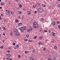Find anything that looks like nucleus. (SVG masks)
I'll use <instances>...</instances> for the list:
<instances>
[{"instance_id": "61", "label": "nucleus", "mask_w": 60, "mask_h": 60, "mask_svg": "<svg viewBox=\"0 0 60 60\" xmlns=\"http://www.w3.org/2000/svg\"><path fill=\"white\" fill-rule=\"evenodd\" d=\"M43 44H44V43H42L41 45H43Z\"/></svg>"}, {"instance_id": "40", "label": "nucleus", "mask_w": 60, "mask_h": 60, "mask_svg": "<svg viewBox=\"0 0 60 60\" xmlns=\"http://www.w3.org/2000/svg\"><path fill=\"white\" fill-rule=\"evenodd\" d=\"M37 13V12L36 11H34V13Z\"/></svg>"}, {"instance_id": "14", "label": "nucleus", "mask_w": 60, "mask_h": 60, "mask_svg": "<svg viewBox=\"0 0 60 60\" xmlns=\"http://www.w3.org/2000/svg\"><path fill=\"white\" fill-rule=\"evenodd\" d=\"M42 44V43L41 42V41H39L38 43V44L39 45H41Z\"/></svg>"}, {"instance_id": "51", "label": "nucleus", "mask_w": 60, "mask_h": 60, "mask_svg": "<svg viewBox=\"0 0 60 60\" xmlns=\"http://www.w3.org/2000/svg\"><path fill=\"white\" fill-rule=\"evenodd\" d=\"M58 27H59V29H60V25H59V26H58Z\"/></svg>"}, {"instance_id": "38", "label": "nucleus", "mask_w": 60, "mask_h": 60, "mask_svg": "<svg viewBox=\"0 0 60 60\" xmlns=\"http://www.w3.org/2000/svg\"><path fill=\"white\" fill-rule=\"evenodd\" d=\"M44 32H45V30H42V32L44 34V33H45Z\"/></svg>"}, {"instance_id": "4", "label": "nucleus", "mask_w": 60, "mask_h": 60, "mask_svg": "<svg viewBox=\"0 0 60 60\" xmlns=\"http://www.w3.org/2000/svg\"><path fill=\"white\" fill-rule=\"evenodd\" d=\"M20 33L19 32H17L15 33V35H16V36H19L20 35Z\"/></svg>"}, {"instance_id": "59", "label": "nucleus", "mask_w": 60, "mask_h": 60, "mask_svg": "<svg viewBox=\"0 0 60 60\" xmlns=\"http://www.w3.org/2000/svg\"><path fill=\"white\" fill-rule=\"evenodd\" d=\"M59 7H60V4H59Z\"/></svg>"}, {"instance_id": "54", "label": "nucleus", "mask_w": 60, "mask_h": 60, "mask_svg": "<svg viewBox=\"0 0 60 60\" xmlns=\"http://www.w3.org/2000/svg\"><path fill=\"white\" fill-rule=\"evenodd\" d=\"M4 22H5L6 21V19H4Z\"/></svg>"}, {"instance_id": "37", "label": "nucleus", "mask_w": 60, "mask_h": 60, "mask_svg": "<svg viewBox=\"0 0 60 60\" xmlns=\"http://www.w3.org/2000/svg\"><path fill=\"white\" fill-rule=\"evenodd\" d=\"M48 60H52V59L51 58H49L48 59Z\"/></svg>"}, {"instance_id": "48", "label": "nucleus", "mask_w": 60, "mask_h": 60, "mask_svg": "<svg viewBox=\"0 0 60 60\" xmlns=\"http://www.w3.org/2000/svg\"><path fill=\"white\" fill-rule=\"evenodd\" d=\"M45 48H44V49H43V50L44 51L45 50H46V49Z\"/></svg>"}, {"instance_id": "42", "label": "nucleus", "mask_w": 60, "mask_h": 60, "mask_svg": "<svg viewBox=\"0 0 60 60\" xmlns=\"http://www.w3.org/2000/svg\"><path fill=\"white\" fill-rule=\"evenodd\" d=\"M22 17L23 19L24 18V15H23L22 16Z\"/></svg>"}, {"instance_id": "64", "label": "nucleus", "mask_w": 60, "mask_h": 60, "mask_svg": "<svg viewBox=\"0 0 60 60\" xmlns=\"http://www.w3.org/2000/svg\"><path fill=\"white\" fill-rule=\"evenodd\" d=\"M16 1H19V0H16Z\"/></svg>"}, {"instance_id": "13", "label": "nucleus", "mask_w": 60, "mask_h": 60, "mask_svg": "<svg viewBox=\"0 0 60 60\" xmlns=\"http://www.w3.org/2000/svg\"><path fill=\"white\" fill-rule=\"evenodd\" d=\"M30 30L31 31H32V30H33V29H32V26L30 27Z\"/></svg>"}, {"instance_id": "57", "label": "nucleus", "mask_w": 60, "mask_h": 60, "mask_svg": "<svg viewBox=\"0 0 60 60\" xmlns=\"http://www.w3.org/2000/svg\"><path fill=\"white\" fill-rule=\"evenodd\" d=\"M20 17L19 16H18V18L19 19H20Z\"/></svg>"}, {"instance_id": "30", "label": "nucleus", "mask_w": 60, "mask_h": 60, "mask_svg": "<svg viewBox=\"0 0 60 60\" xmlns=\"http://www.w3.org/2000/svg\"><path fill=\"white\" fill-rule=\"evenodd\" d=\"M42 6L43 7H45L46 6V5L45 4H42Z\"/></svg>"}, {"instance_id": "25", "label": "nucleus", "mask_w": 60, "mask_h": 60, "mask_svg": "<svg viewBox=\"0 0 60 60\" xmlns=\"http://www.w3.org/2000/svg\"><path fill=\"white\" fill-rule=\"evenodd\" d=\"M37 6V5H34L33 7L34 8H35Z\"/></svg>"}, {"instance_id": "19", "label": "nucleus", "mask_w": 60, "mask_h": 60, "mask_svg": "<svg viewBox=\"0 0 60 60\" xmlns=\"http://www.w3.org/2000/svg\"><path fill=\"white\" fill-rule=\"evenodd\" d=\"M3 30H6V28L4 27H3Z\"/></svg>"}, {"instance_id": "63", "label": "nucleus", "mask_w": 60, "mask_h": 60, "mask_svg": "<svg viewBox=\"0 0 60 60\" xmlns=\"http://www.w3.org/2000/svg\"><path fill=\"white\" fill-rule=\"evenodd\" d=\"M2 7H0V9H2Z\"/></svg>"}, {"instance_id": "24", "label": "nucleus", "mask_w": 60, "mask_h": 60, "mask_svg": "<svg viewBox=\"0 0 60 60\" xmlns=\"http://www.w3.org/2000/svg\"><path fill=\"white\" fill-rule=\"evenodd\" d=\"M6 52L8 53H9L10 51H6Z\"/></svg>"}, {"instance_id": "20", "label": "nucleus", "mask_w": 60, "mask_h": 60, "mask_svg": "<svg viewBox=\"0 0 60 60\" xmlns=\"http://www.w3.org/2000/svg\"><path fill=\"white\" fill-rule=\"evenodd\" d=\"M1 6H3V5H4V3H3V2H2L1 3Z\"/></svg>"}, {"instance_id": "58", "label": "nucleus", "mask_w": 60, "mask_h": 60, "mask_svg": "<svg viewBox=\"0 0 60 60\" xmlns=\"http://www.w3.org/2000/svg\"><path fill=\"white\" fill-rule=\"evenodd\" d=\"M8 2L9 3V4H10L11 3H10V1H9Z\"/></svg>"}, {"instance_id": "53", "label": "nucleus", "mask_w": 60, "mask_h": 60, "mask_svg": "<svg viewBox=\"0 0 60 60\" xmlns=\"http://www.w3.org/2000/svg\"><path fill=\"white\" fill-rule=\"evenodd\" d=\"M60 23V22L59 21H58L57 22V24H59Z\"/></svg>"}, {"instance_id": "22", "label": "nucleus", "mask_w": 60, "mask_h": 60, "mask_svg": "<svg viewBox=\"0 0 60 60\" xmlns=\"http://www.w3.org/2000/svg\"><path fill=\"white\" fill-rule=\"evenodd\" d=\"M30 60H34V59L33 57H31L30 58Z\"/></svg>"}, {"instance_id": "7", "label": "nucleus", "mask_w": 60, "mask_h": 60, "mask_svg": "<svg viewBox=\"0 0 60 60\" xmlns=\"http://www.w3.org/2000/svg\"><path fill=\"white\" fill-rule=\"evenodd\" d=\"M7 56L8 57H10L11 56L10 54H6Z\"/></svg>"}, {"instance_id": "16", "label": "nucleus", "mask_w": 60, "mask_h": 60, "mask_svg": "<svg viewBox=\"0 0 60 60\" xmlns=\"http://www.w3.org/2000/svg\"><path fill=\"white\" fill-rule=\"evenodd\" d=\"M40 20L41 21L43 22L44 21V19H43V18H41L40 19Z\"/></svg>"}, {"instance_id": "26", "label": "nucleus", "mask_w": 60, "mask_h": 60, "mask_svg": "<svg viewBox=\"0 0 60 60\" xmlns=\"http://www.w3.org/2000/svg\"><path fill=\"white\" fill-rule=\"evenodd\" d=\"M37 38V36H35L34 37V39H36Z\"/></svg>"}, {"instance_id": "10", "label": "nucleus", "mask_w": 60, "mask_h": 60, "mask_svg": "<svg viewBox=\"0 0 60 60\" xmlns=\"http://www.w3.org/2000/svg\"><path fill=\"white\" fill-rule=\"evenodd\" d=\"M16 48H17V49H19V45H16Z\"/></svg>"}, {"instance_id": "27", "label": "nucleus", "mask_w": 60, "mask_h": 60, "mask_svg": "<svg viewBox=\"0 0 60 60\" xmlns=\"http://www.w3.org/2000/svg\"><path fill=\"white\" fill-rule=\"evenodd\" d=\"M11 15H13V14H14V13H13V11H11Z\"/></svg>"}, {"instance_id": "6", "label": "nucleus", "mask_w": 60, "mask_h": 60, "mask_svg": "<svg viewBox=\"0 0 60 60\" xmlns=\"http://www.w3.org/2000/svg\"><path fill=\"white\" fill-rule=\"evenodd\" d=\"M52 34L53 36L54 37L55 36V34H56L55 33H54V32H52Z\"/></svg>"}, {"instance_id": "50", "label": "nucleus", "mask_w": 60, "mask_h": 60, "mask_svg": "<svg viewBox=\"0 0 60 60\" xmlns=\"http://www.w3.org/2000/svg\"><path fill=\"white\" fill-rule=\"evenodd\" d=\"M8 13H10V11L9 10H8Z\"/></svg>"}, {"instance_id": "41", "label": "nucleus", "mask_w": 60, "mask_h": 60, "mask_svg": "<svg viewBox=\"0 0 60 60\" xmlns=\"http://www.w3.org/2000/svg\"><path fill=\"white\" fill-rule=\"evenodd\" d=\"M1 16L3 17V16H4V14H1Z\"/></svg>"}, {"instance_id": "34", "label": "nucleus", "mask_w": 60, "mask_h": 60, "mask_svg": "<svg viewBox=\"0 0 60 60\" xmlns=\"http://www.w3.org/2000/svg\"><path fill=\"white\" fill-rule=\"evenodd\" d=\"M12 33H13L12 32H11V33H10V34L11 36H12V35L13 34Z\"/></svg>"}, {"instance_id": "23", "label": "nucleus", "mask_w": 60, "mask_h": 60, "mask_svg": "<svg viewBox=\"0 0 60 60\" xmlns=\"http://www.w3.org/2000/svg\"><path fill=\"white\" fill-rule=\"evenodd\" d=\"M0 48L1 49H3L4 48V46H1Z\"/></svg>"}, {"instance_id": "5", "label": "nucleus", "mask_w": 60, "mask_h": 60, "mask_svg": "<svg viewBox=\"0 0 60 60\" xmlns=\"http://www.w3.org/2000/svg\"><path fill=\"white\" fill-rule=\"evenodd\" d=\"M27 14L28 15H31V12L29 11H27Z\"/></svg>"}, {"instance_id": "60", "label": "nucleus", "mask_w": 60, "mask_h": 60, "mask_svg": "<svg viewBox=\"0 0 60 60\" xmlns=\"http://www.w3.org/2000/svg\"><path fill=\"white\" fill-rule=\"evenodd\" d=\"M2 41H3V42H5V41H4V40H3Z\"/></svg>"}, {"instance_id": "35", "label": "nucleus", "mask_w": 60, "mask_h": 60, "mask_svg": "<svg viewBox=\"0 0 60 60\" xmlns=\"http://www.w3.org/2000/svg\"><path fill=\"white\" fill-rule=\"evenodd\" d=\"M28 40L27 39H25L24 40V41H27Z\"/></svg>"}, {"instance_id": "36", "label": "nucleus", "mask_w": 60, "mask_h": 60, "mask_svg": "<svg viewBox=\"0 0 60 60\" xmlns=\"http://www.w3.org/2000/svg\"><path fill=\"white\" fill-rule=\"evenodd\" d=\"M29 42H31L32 41V40H30L28 41Z\"/></svg>"}, {"instance_id": "47", "label": "nucleus", "mask_w": 60, "mask_h": 60, "mask_svg": "<svg viewBox=\"0 0 60 60\" xmlns=\"http://www.w3.org/2000/svg\"><path fill=\"white\" fill-rule=\"evenodd\" d=\"M30 30H27V32H30Z\"/></svg>"}, {"instance_id": "2", "label": "nucleus", "mask_w": 60, "mask_h": 60, "mask_svg": "<svg viewBox=\"0 0 60 60\" xmlns=\"http://www.w3.org/2000/svg\"><path fill=\"white\" fill-rule=\"evenodd\" d=\"M38 12L39 13H41L43 11L42 8H39L38 9Z\"/></svg>"}, {"instance_id": "1", "label": "nucleus", "mask_w": 60, "mask_h": 60, "mask_svg": "<svg viewBox=\"0 0 60 60\" xmlns=\"http://www.w3.org/2000/svg\"><path fill=\"white\" fill-rule=\"evenodd\" d=\"M34 27L35 28H37L38 27V24L36 22H34L33 23Z\"/></svg>"}, {"instance_id": "44", "label": "nucleus", "mask_w": 60, "mask_h": 60, "mask_svg": "<svg viewBox=\"0 0 60 60\" xmlns=\"http://www.w3.org/2000/svg\"><path fill=\"white\" fill-rule=\"evenodd\" d=\"M20 55H18V58H20Z\"/></svg>"}, {"instance_id": "56", "label": "nucleus", "mask_w": 60, "mask_h": 60, "mask_svg": "<svg viewBox=\"0 0 60 60\" xmlns=\"http://www.w3.org/2000/svg\"><path fill=\"white\" fill-rule=\"evenodd\" d=\"M9 50H11V48L10 47H9Z\"/></svg>"}, {"instance_id": "21", "label": "nucleus", "mask_w": 60, "mask_h": 60, "mask_svg": "<svg viewBox=\"0 0 60 60\" xmlns=\"http://www.w3.org/2000/svg\"><path fill=\"white\" fill-rule=\"evenodd\" d=\"M25 54H26L28 53V52L27 51H25Z\"/></svg>"}, {"instance_id": "17", "label": "nucleus", "mask_w": 60, "mask_h": 60, "mask_svg": "<svg viewBox=\"0 0 60 60\" xmlns=\"http://www.w3.org/2000/svg\"><path fill=\"white\" fill-rule=\"evenodd\" d=\"M42 37L40 36L39 37V38L40 39H42Z\"/></svg>"}, {"instance_id": "55", "label": "nucleus", "mask_w": 60, "mask_h": 60, "mask_svg": "<svg viewBox=\"0 0 60 60\" xmlns=\"http://www.w3.org/2000/svg\"><path fill=\"white\" fill-rule=\"evenodd\" d=\"M51 30H49V33H50V32H51Z\"/></svg>"}, {"instance_id": "28", "label": "nucleus", "mask_w": 60, "mask_h": 60, "mask_svg": "<svg viewBox=\"0 0 60 60\" xmlns=\"http://www.w3.org/2000/svg\"><path fill=\"white\" fill-rule=\"evenodd\" d=\"M26 37H27V38H28V37H29V35H28V34L26 35Z\"/></svg>"}, {"instance_id": "39", "label": "nucleus", "mask_w": 60, "mask_h": 60, "mask_svg": "<svg viewBox=\"0 0 60 60\" xmlns=\"http://www.w3.org/2000/svg\"><path fill=\"white\" fill-rule=\"evenodd\" d=\"M47 31L46 30H44V32H47Z\"/></svg>"}, {"instance_id": "52", "label": "nucleus", "mask_w": 60, "mask_h": 60, "mask_svg": "<svg viewBox=\"0 0 60 60\" xmlns=\"http://www.w3.org/2000/svg\"><path fill=\"white\" fill-rule=\"evenodd\" d=\"M7 59V60H8L9 59V58H8V57H7L6 58Z\"/></svg>"}, {"instance_id": "45", "label": "nucleus", "mask_w": 60, "mask_h": 60, "mask_svg": "<svg viewBox=\"0 0 60 60\" xmlns=\"http://www.w3.org/2000/svg\"><path fill=\"white\" fill-rule=\"evenodd\" d=\"M3 35L4 36H5V33H4V32H3Z\"/></svg>"}, {"instance_id": "62", "label": "nucleus", "mask_w": 60, "mask_h": 60, "mask_svg": "<svg viewBox=\"0 0 60 60\" xmlns=\"http://www.w3.org/2000/svg\"><path fill=\"white\" fill-rule=\"evenodd\" d=\"M52 42L53 43L54 42V41H52Z\"/></svg>"}, {"instance_id": "46", "label": "nucleus", "mask_w": 60, "mask_h": 60, "mask_svg": "<svg viewBox=\"0 0 60 60\" xmlns=\"http://www.w3.org/2000/svg\"><path fill=\"white\" fill-rule=\"evenodd\" d=\"M15 45V43H13V45Z\"/></svg>"}, {"instance_id": "31", "label": "nucleus", "mask_w": 60, "mask_h": 60, "mask_svg": "<svg viewBox=\"0 0 60 60\" xmlns=\"http://www.w3.org/2000/svg\"><path fill=\"white\" fill-rule=\"evenodd\" d=\"M15 21L16 22H18L19 21V20L18 19H16V20H15Z\"/></svg>"}, {"instance_id": "15", "label": "nucleus", "mask_w": 60, "mask_h": 60, "mask_svg": "<svg viewBox=\"0 0 60 60\" xmlns=\"http://www.w3.org/2000/svg\"><path fill=\"white\" fill-rule=\"evenodd\" d=\"M53 60H56V58L54 56L52 58Z\"/></svg>"}, {"instance_id": "33", "label": "nucleus", "mask_w": 60, "mask_h": 60, "mask_svg": "<svg viewBox=\"0 0 60 60\" xmlns=\"http://www.w3.org/2000/svg\"><path fill=\"white\" fill-rule=\"evenodd\" d=\"M33 52L34 53L35 52V49H34L33 50Z\"/></svg>"}, {"instance_id": "12", "label": "nucleus", "mask_w": 60, "mask_h": 60, "mask_svg": "<svg viewBox=\"0 0 60 60\" xmlns=\"http://www.w3.org/2000/svg\"><path fill=\"white\" fill-rule=\"evenodd\" d=\"M22 23H20L18 24V25L19 26H22Z\"/></svg>"}, {"instance_id": "43", "label": "nucleus", "mask_w": 60, "mask_h": 60, "mask_svg": "<svg viewBox=\"0 0 60 60\" xmlns=\"http://www.w3.org/2000/svg\"><path fill=\"white\" fill-rule=\"evenodd\" d=\"M8 15H10V13H8Z\"/></svg>"}, {"instance_id": "29", "label": "nucleus", "mask_w": 60, "mask_h": 60, "mask_svg": "<svg viewBox=\"0 0 60 60\" xmlns=\"http://www.w3.org/2000/svg\"><path fill=\"white\" fill-rule=\"evenodd\" d=\"M57 47L56 46H55L54 47V49H56L57 48Z\"/></svg>"}, {"instance_id": "32", "label": "nucleus", "mask_w": 60, "mask_h": 60, "mask_svg": "<svg viewBox=\"0 0 60 60\" xmlns=\"http://www.w3.org/2000/svg\"><path fill=\"white\" fill-rule=\"evenodd\" d=\"M26 27H24V30H26Z\"/></svg>"}, {"instance_id": "9", "label": "nucleus", "mask_w": 60, "mask_h": 60, "mask_svg": "<svg viewBox=\"0 0 60 60\" xmlns=\"http://www.w3.org/2000/svg\"><path fill=\"white\" fill-rule=\"evenodd\" d=\"M19 7L20 8L22 7V5H21V4H20V3H19Z\"/></svg>"}, {"instance_id": "18", "label": "nucleus", "mask_w": 60, "mask_h": 60, "mask_svg": "<svg viewBox=\"0 0 60 60\" xmlns=\"http://www.w3.org/2000/svg\"><path fill=\"white\" fill-rule=\"evenodd\" d=\"M18 13L20 14L22 13V12H21V11H19L18 12Z\"/></svg>"}, {"instance_id": "3", "label": "nucleus", "mask_w": 60, "mask_h": 60, "mask_svg": "<svg viewBox=\"0 0 60 60\" xmlns=\"http://www.w3.org/2000/svg\"><path fill=\"white\" fill-rule=\"evenodd\" d=\"M23 28H24L23 27H21L19 28V29L21 31V32H23Z\"/></svg>"}, {"instance_id": "49", "label": "nucleus", "mask_w": 60, "mask_h": 60, "mask_svg": "<svg viewBox=\"0 0 60 60\" xmlns=\"http://www.w3.org/2000/svg\"><path fill=\"white\" fill-rule=\"evenodd\" d=\"M1 19H2V17H1L0 15V20H1Z\"/></svg>"}, {"instance_id": "8", "label": "nucleus", "mask_w": 60, "mask_h": 60, "mask_svg": "<svg viewBox=\"0 0 60 60\" xmlns=\"http://www.w3.org/2000/svg\"><path fill=\"white\" fill-rule=\"evenodd\" d=\"M14 32L16 33V32H18V31L16 29H14Z\"/></svg>"}, {"instance_id": "11", "label": "nucleus", "mask_w": 60, "mask_h": 60, "mask_svg": "<svg viewBox=\"0 0 60 60\" xmlns=\"http://www.w3.org/2000/svg\"><path fill=\"white\" fill-rule=\"evenodd\" d=\"M52 25L53 26H54L55 25V21H53L52 22Z\"/></svg>"}]
</instances>
